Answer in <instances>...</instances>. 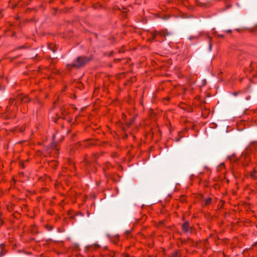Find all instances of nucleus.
<instances>
[{"label":"nucleus","mask_w":257,"mask_h":257,"mask_svg":"<svg viewBox=\"0 0 257 257\" xmlns=\"http://www.w3.org/2000/svg\"><path fill=\"white\" fill-rule=\"evenodd\" d=\"M182 229L184 231L187 232L189 229V223L185 222L182 225Z\"/></svg>","instance_id":"obj_3"},{"label":"nucleus","mask_w":257,"mask_h":257,"mask_svg":"<svg viewBox=\"0 0 257 257\" xmlns=\"http://www.w3.org/2000/svg\"><path fill=\"white\" fill-rule=\"evenodd\" d=\"M48 48L51 51H52L53 53L55 52V48H54V46L52 45V44H50L48 45Z\"/></svg>","instance_id":"obj_5"},{"label":"nucleus","mask_w":257,"mask_h":257,"mask_svg":"<svg viewBox=\"0 0 257 257\" xmlns=\"http://www.w3.org/2000/svg\"><path fill=\"white\" fill-rule=\"evenodd\" d=\"M227 32H229V33H230V32H231V30H228V31H227Z\"/></svg>","instance_id":"obj_13"},{"label":"nucleus","mask_w":257,"mask_h":257,"mask_svg":"<svg viewBox=\"0 0 257 257\" xmlns=\"http://www.w3.org/2000/svg\"><path fill=\"white\" fill-rule=\"evenodd\" d=\"M208 38L209 39V50H211V42H211V38L209 36H208Z\"/></svg>","instance_id":"obj_10"},{"label":"nucleus","mask_w":257,"mask_h":257,"mask_svg":"<svg viewBox=\"0 0 257 257\" xmlns=\"http://www.w3.org/2000/svg\"><path fill=\"white\" fill-rule=\"evenodd\" d=\"M219 36H220V37H223V36H222V35H219Z\"/></svg>","instance_id":"obj_14"},{"label":"nucleus","mask_w":257,"mask_h":257,"mask_svg":"<svg viewBox=\"0 0 257 257\" xmlns=\"http://www.w3.org/2000/svg\"><path fill=\"white\" fill-rule=\"evenodd\" d=\"M89 60L90 59L86 57H78L73 61L72 64L67 65L66 69L68 71L73 67L79 68L84 66Z\"/></svg>","instance_id":"obj_1"},{"label":"nucleus","mask_w":257,"mask_h":257,"mask_svg":"<svg viewBox=\"0 0 257 257\" xmlns=\"http://www.w3.org/2000/svg\"><path fill=\"white\" fill-rule=\"evenodd\" d=\"M254 75H255V74L253 73L252 76H254Z\"/></svg>","instance_id":"obj_15"},{"label":"nucleus","mask_w":257,"mask_h":257,"mask_svg":"<svg viewBox=\"0 0 257 257\" xmlns=\"http://www.w3.org/2000/svg\"><path fill=\"white\" fill-rule=\"evenodd\" d=\"M249 81H251V79L250 78H249Z\"/></svg>","instance_id":"obj_16"},{"label":"nucleus","mask_w":257,"mask_h":257,"mask_svg":"<svg viewBox=\"0 0 257 257\" xmlns=\"http://www.w3.org/2000/svg\"><path fill=\"white\" fill-rule=\"evenodd\" d=\"M255 64L254 63L250 64L249 67L246 69L245 71L249 72V73L251 72V71L255 69Z\"/></svg>","instance_id":"obj_4"},{"label":"nucleus","mask_w":257,"mask_h":257,"mask_svg":"<svg viewBox=\"0 0 257 257\" xmlns=\"http://www.w3.org/2000/svg\"><path fill=\"white\" fill-rule=\"evenodd\" d=\"M13 101H14L13 99L11 98V99H10V103H12L13 102Z\"/></svg>","instance_id":"obj_12"},{"label":"nucleus","mask_w":257,"mask_h":257,"mask_svg":"<svg viewBox=\"0 0 257 257\" xmlns=\"http://www.w3.org/2000/svg\"><path fill=\"white\" fill-rule=\"evenodd\" d=\"M53 165H54V168L55 169L56 168V166H57L56 162H55V161H53V162H51L50 163L49 165L50 166H53Z\"/></svg>","instance_id":"obj_6"},{"label":"nucleus","mask_w":257,"mask_h":257,"mask_svg":"<svg viewBox=\"0 0 257 257\" xmlns=\"http://www.w3.org/2000/svg\"><path fill=\"white\" fill-rule=\"evenodd\" d=\"M30 100V99L27 95H24L23 94H19L16 99L17 102H27Z\"/></svg>","instance_id":"obj_2"},{"label":"nucleus","mask_w":257,"mask_h":257,"mask_svg":"<svg viewBox=\"0 0 257 257\" xmlns=\"http://www.w3.org/2000/svg\"><path fill=\"white\" fill-rule=\"evenodd\" d=\"M230 0H224V3L225 4V5H226V9H228L229 8V7H230L231 5H229L228 4V2Z\"/></svg>","instance_id":"obj_8"},{"label":"nucleus","mask_w":257,"mask_h":257,"mask_svg":"<svg viewBox=\"0 0 257 257\" xmlns=\"http://www.w3.org/2000/svg\"><path fill=\"white\" fill-rule=\"evenodd\" d=\"M161 35L163 36H166L167 35H166V34L165 33H162L161 34Z\"/></svg>","instance_id":"obj_11"},{"label":"nucleus","mask_w":257,"mask_h":257,"mask_svg":"<svg viewBox=\"0 0 257 257\" xmlns=\"http://www.w3.org/2000/svg\"><path fill=\"white\" fill-rule=\"evenodd\" d=\"M211 201V198H208L205 200V204L208 205L210 204V203Z\"/></svg>","instance_id":"obj_7"},{"label":"nucleus","mask_w":257,"mask_h":257,"mask_svg":"<svg viewBox=\"0 0 257 257\" xmlns=\"http://www.w3.org/2000/svg\"><path fill=\"white\" fill-rule=\"evenodd\" d=\"M179 255V253L178 252H174L173 255H172V257H178Z\"/></svg>","instance_id":"obj_9"}]
</instances>
